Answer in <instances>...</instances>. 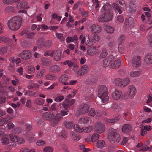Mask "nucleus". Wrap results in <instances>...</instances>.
<instances>
[{"mask_svg": "<svg viewBox=\"0 0 152 152\" xmlns=\"http://www.w3.org/2000/svg\"><path fill=\"white\" fill-rule=\"evenodd\" d=\"M44 102L43 99L40 98H37L35 100V103L38 105H41L43 104Z\"/></svg>", "mask_w": 152, "mask_h": 152, "instance_id": "a18cd8bd", "label": "nucleus"}, {"mask_svg": "<svg viewBox=\"0 0 152 152\" xmlns=\"http://www.w3.org/2000/svg\"><path fill=\"white\" fill-rule=\"evenodd\" d=\"M9 140L8 138L6 137L3 138L1 140V142L3 145H6L8 144Z\"/></svg>", "mask_w": 152, "mask_h": 152, "instance_id": "09e8293b", "label": "nucleus"}, {"mask_svg": "<svg viewBox=\"0 0 152 152\" xmlns=\"http://www.w3.org/2000/svg\"><path fill=\"white\" fill-rule=\"evenodd\" d=\"M88 70V66L86 65H83L80 70L77 72V75L78 76H82L86 73Z\"/></svg>", "mask_w": 152, "mask_h": 152, "instance_id": "f8f14e48", "label": "nucleus"}, {"mask_svg": "<svg viewBox=\"0 0 152 152\" xmlns=\"http://www.w3.org/2000/svg\"><path fill=\"white\" fill-rule=\"evenodd\" d=\"M14 10V7L13 6H8L5 8L4 10L7 12H10L13 11Z\"/></svg>", "mask_w": 152, "mask_h": 152, "instance_id": "79ce46f5", "label": "nucleus"}, {"mask_svg": "<svg viewBox=\"0 0 152 152\" xmlns=\"http://www.w3.org/2000/svg\"><path fill=\"white\" fill-rule=\"evenodd\" d=\"M104 125L100 122L95 123L94 126V130L96 132L101 133L104 132L105 129Z\"/></svg>", "mask_w": 152, "mask_h": 152, "instance_id": "423d86ee", "label": "nucleus"}, {"mask_svg": "<svg viewBox=\"0 0 152 152\" xmlns=\"http://www.w3.org/2000/svg\"><path fill=\"white\" fill-rule=\"evenodd\" d=\"M82 129L83 132L88 133L91 132L93 128L92 126H91L86 127H83Z\"/></svg>", "mask_w": 152, "mask_h": 152, "instance_id": "8fccbe9b", "label": "nucleus"}, {"mask_svg": "<svg viewBox=\"0 0 152 152\" xmlns=\"http://www.w3.org/2000/svg\"><path fill=\"white\" fill-rule=\"evenodd\" d=\"M129 10L130 13H133L136 10V5L135 4L131 3L129 6Z\"/></svg>", "mask_w": 152, "mask_h": 152, "instance_id": "473e14b6", "label": "nucleus"}, {"mask_svg": "<svg viewBox=\"0 0 152 152\" xmlns=\"http://www.w3.org/2000/svg\"><path fill=\"white\" fill-rule=\"evenodd\" d=\"M47 79L51 80H55L57 79L58 77L56 75L53 74H48L46 75Z\"/></svg>", "mask_w": 152, "mask_h": 152, "instance_id": "c756f323", "label": "nucleus"}, {"mask_svg": "<svg viewBox=\"0 0 152 152\" xmlns=\"http://www.w3.org/2000/svg\"><path fill=\"white\" fill-rule=\"evenodd\" d=\"M112 6L115 12H118L119 14H121L122 12V11L120 7L116 3H113L112 4Z\"/></svg>", "mask_w": 152, "mask_h": 152, "instance_id": "7c9ffc66", "label": "nucleus"}, {"mask_svg": "<svg viewBox=\"0 0 152 152\" xmlns=\"http://www.w3.org/2000/svg\"><path fill=\"white\" fill-rule=\"evenodd\" d=\"M129 87V98H132L135 94L136 89L133 86H130Z\"/></svg>", "mask_w": 152, "mask_h": 152, "instance_id": "412c9836", "label": "nucleus"}, {"mask_svg": "<svg viewBox=\"0 0 152 152\" xmlns=\"http://www.w3.org/2000/svg\"><path fill=\"white\" fill-rule=\"evenodd\" d=\"M140 72L139 71L131 72L130 76L132 77H137L140 75Z\"/></svg>", "mask_w": 152, "mask_h": 152, "instance_id": "72a5a7b5", "label": "nucleus"}, {"mask_svg": "<svg viewBox=\"0 0 152 152\" xmlns=\"http://www.w3.org/2000/svg\"><path fill=\"white\" fill-rule=\"evenodd\" d=\"M99 37L98 35L95 34L94 35L92 40L94 42H96L99 41Z\"/></svg>", "mask_w": 152, "mask_h": 152, "instance_id": "13d9d810", "label": "nucleus"}, {"mask_svg": "<svg viewBox=\"0 0 152 152\" xmlns=\"http://www.w3.org/2000/svg\"><path fill=\"white\" fill-rule=\"evenodd\" d=\"M92 121L91 118L90 117H86L84 118H81L79 120V122L80 124H89Z\"/></svg>", "mask_w": 152, "mask_h": 152, "instance_id": "2eb2a0df", "label": "nucleus"}, {"mask_svg": "<svg viewBox=\"0 0 152 152\" xmlns=\"http://www.w3.org/2000/svg\"><path fill=\"white\" fill-rule=\"evenodd\" d=\"M132 129V127L130 125L126 124L123 126L122 128V131L124 133H126L131 131Z\"/></svg>", "mask_w": 152, "mask_h": 152, "instance_id": "b1692460", "label": "nucleus"}, {"mask_svg": "<svg viewBox=\"0 0 152 152\" xmlns=\"http://www.w3.org/2000/svg\"><path fill=\"white\" fill-rule=\"evenodd\" d=\"M53 149L50 147H47L44 149V151L46 152H53Z\"/></svg>", "mask_w": 152, "mask_h": 152, "instance_id": "774afa93", "label": "nucleus"}, {"mask_svg": "<svg viewBox=\"0 0 152 152\" xmlns=\"http://www.w3.org/2000/svg\"><path fill=\"white\" fill-rule=\"evenodd\" d=\"M108 58H106L103 60V66L104 67H107L109 65L110 60L109 61Z\"/></svg>", "mask_w": 152, "mask_h": 152, "instance_id": "58836bf2", "label": "nucleus"}, {"mask_svg": "<svg viewBox=\"0 0 152 152\" xmlns=\"http://www.w3.org/2000/svg\"><path fill=\"white\" fill-rule=\"evenodd\" d=\"M1 42L4 43H11L12 41L9 38H8L5 37H2Z\"/></svg>", "mask_w": 152, "mask_h": 152, "instance_id": "603ef678", "label": "nucleus"}, {"mask_svg": "<svg viewBox=\"0 0 152 152\" xmlns=\"http://www.w3.org/2000/svg\"><path fill=\"white\" fill-rule=\"evenodd\" d=\"M121 94L122 92L121 91L116 89L112 94V97L114 99L118 100L120 99Z\"/></svg>", "mask_w": 152, "mask_h": 152, "instance_id": "4468645a", "label": "nucleus"}, {"mask_svg": "<svg viewBox=\"0 0 152 152\" xmlns=\"http://www.w3.org/2000/svg\"><path fill=\"white\" fill-rule=\"evenodd\" d=\"M73 127L74 129L77 132L81 133L83 132L82 128L81 129L79 126L77 124H75L74 125Z\"/></svg>", "mask_w": 152, "mask_h": 152, "instance_id": "de8ad7c7", "label": "nucleus"}, {"mask_svg": "<svg viewBox=\"0 0 152 152\" xmlns=\"http://www.w3.org/2000/svg\"><path fill=\"white\" fill-rule=\"evenodd\" d=\"M45 39L44 38H41L37 40V47L39 48H41L44 47L43 44L44 43Z\"/></svg>", "mask_w": 152, "mask_h": 152, "instance_id": "bb28decb", "label": "nucleus"}, {"mask_svg": "<svg viewBox=\"0 0 152 152\" xmlns=\"http://www.w3.org/2000/svg\"><path fill=\"white\" fill-rule=\"evenodd\" d=\"M75 100L74 99L69 100L66 99L63 102L62 105L64 108H69L75 102Z\"/></svg>", "mask_w": 152, "mask_h": 152, "instance_id": "9b49d317", "label": "nucleus"}, {"mask_svg": "<svg viewBox=\"0 0 152 152\" xmlns=\"http://www.w3.org/2000/svg\"><path fill=\"white\" fill-rule=\"evenodd\" d=\"M64 99V97L62 96H58L56 97L55 99L54 100L57 102L61 101Z\"/></svg>", "mask_w": 152, "mask_h": 152, "instance_id": "e2e57ef3", "label": "nucleus"}, {"mask_svg": "<svg viewBox=\"0 0 152 152\" xmlns=\"http://www.w3.org/2000/svg\"><path fill=\"white\" fill-rule=\"evenodd\" d=\"M8 69L9 70L12 72H14L15 70V66L14 65V63L12 61L10 63L8 67Z\"/></svg>", "mask_w": 152, "mask_h": 152, "instance_id": "49530a36", "label": "nucleus"}, {"mask_svg": "<svg viewBox=\"0 0 152 152\" xmlns=\"http://www.w3.org/2000/svg\"><path fill=\"white\" fill-rule=\"evenodd\" d=\"M120 66V61L119 60L114 61L110 65V68L112 69L118 68Z\"/></svg>", "mask_w": 152, "mask_h": 152, "instance_id": "a211bd4d", "label": "nucleus"}, {"mask_svg": "<svg viewBox=\"0 0 152 152\" xmlns=\"http://www.w3.org/2000/svg\"><path fill=\"white\" fill-rule=\"evenodd\" d=\"M21 130L20 128L17 127L15 128L13 130L14 133L15 134H18L21 132Z\"/></svg>", "mask_w": 152, "mask_h": 152, "instance_id": "69168bd1", "label": "nucleus"}, {"mask_svg": "<svg viewBox=\"0 0 152 152\" xmlns=\"http://www.w3.org/2000/svg\"><path fill=\"white\" fill-rule=\"evenodd\" d=\"M99 135L96 133H94L92 136L91 141L92 142H94L99 138Z\"/></svg>", "mask_w": 152, "mask_h": 152, "instance_id": "ea45409f", "label": "nucleus"}, {"mask_svg": "<svg viewBox=\"0 0 152 152\" xmlns=\"http://www.w3.org/2000/svg\"><path fill=\"white\" fill-rule=\"evenodd\" d=\"M107 52L105 49L102 50L99 56L100 59H103L105 58L107 55Z\"/></svg>", "mask_w": 152, "mask_h": 152, "instance_id": "4c0bfd02", "label": "nucleus"}, {"mask_svg": "<svg viewBox=\"0 0 152 152\" xmlns=\"http://www.w3.org/2000/svg\"><path fill=\"white\" fill-rule=\"evenodd\" d=\"M52 44L53 43L51 40H48L44 43V47L47 49L49 48L52 46Z\"/></svg>", "mask_w": 152, "mask_h": 152, "instance_id": "2f4dec72", "label": "nucleus"}, {"mask_svg": "<svg viewBox=\"0 0 152 152\" xmlns=\"http://www.w3.org/2000/svg\"><path fill=\"white\" fill-rule=\"evenodd\" d=\"M17 8L19 10L22 8L26 9L28 8L27 3L25 1H21L18 3L17 5Z\"/></svg>", "mask_w": 152, "mask_h": 152, "instance_id": "6ab92c4d", "label": "nucleus"}, {"mask_svg": "<svg viewBox=\"0 0 152 152\" xmlns=\"http://www.w3.org/2000/svg\"><path fill=\"white\" fill-rule=\"evenodd\" d=\"M85 43L89 47H91L93 46V42L92 41H91L90 39L88 37V38L86 41Z\"/></svg>", "mask_w": 152, "mask_h": 152, "instance_id": "4d7b16f0", "label": "nucleus"}, {"mask_svg": "<svg viewBox=\"0 0 152 152\" xmlns=\"http://www.w3.org/2000/svg\"><path fill=\"white\" fill-rule=\"evenodd\" d=\"M10 136L11 141L15 142L18 141V136H15L13 134H10Z\"/></svg>", "mask_w": 152, "mask_h": 152, "instance_id": "c9c22d12", "label": "nucleus"}, {"mask_svg": "<svg viewBox=\"0 0 152 152\" xmlns=\"http://www.w3.org/2000/svg\"><path fill=\"white\" fill-rule=\"evenodd\" d=\"M89 106L86 104L80 105L79 107V114H82L88 113L89 111Z\"/></svg>", "mask_w": 152, "mask_h": 152, "instance_id": "1a4fd4ad", "label": "nucleus"}, {"mask_svg": "<svg viewBox=\"0 0 152 152\" xmlns=\"http://www.w3.org/2000/svg\"><path fill=\"white\" fill-rule=\"evenodd\" d=\"M45 72V70L44 69H42V71L38 72L37 74L36 77L39 78L42 77Z\"/></svg>", "mask_w": 152, "mask_h": 152, "instance_id": "3c124183", "label": "nucleus"}, {"mask_svg": "<svg viewBox=\"0 0 152 152\" xmlns=\"http://www.w3.org/2000/svg\"><path fill=\"white\" fill-rule=\"evenodd\" d=\"M105 29L106 31L109 33H112L114 31V28L109 26H106Z\"/></svg>", "mask_w": 152, "mask_h": 152, "instance_id": "c03bdc74", "label": "nucleus"}, {"mask_svg": "<svg viewBox=\"0 0 152 152\" xmlns=\"http://www.w3.org/2000/svg\"><path fill=\"white\" fill-rule=\"evenodd\" d=\"M54 113L53 112H45L42 116V118L45 120H50L54 116Z\"/></svg>", "mask_w": 152, "mask_h": 152, "instance_id": "9d476101", "label": "nucleus"}, {"mask_svg": "<svg viewBox=\"0 0 152 152\" xmlns=\"http://www.w3.org/2000/svg\"><path fill=\"white\" fill-rule=\"evenodd\" d=\"M15 0H2L3 3L7 5L15 2Z\"/></svg>", "mask_w": 152, "mask_h": 152, "instance_id": "5fc2aeb1", "label": "nucleus"}, {"mask_svg": "<svg viewBox=\"0 0 152 152\" xmlns=\"http://www.w3.org/2000/svg\"><path fill=\"white\" fill-rule=\"evenodd\" d=\"M61 68L58 65H54L51 66L50 69V71L51 72L54 73H59L61 71Z\"/></svg>", "mask_w": 152, "mask_h": 152, "instance_id": "dca6fc26", "label": "nucleus"}, {"mask_svg": "<svg viewBox=\"0 0 152 152\" xmlns=\"http://www.w3.org/2000/svg\"><path fill=\"white\" fill-rule=\"evenodd\" d=\"M64 109L65 110H62L60 112L61 114H60L62 116V117L63 116L66 115L68 114V113L69 112L68 109L67 108Z\"/></svg>", "mask_w": 152, "mask_h": 152, "instance_id": "6e6d98bb", "label": "nucleus"}, {"mask_svg": "<svg viewBox=\"0 0 152 152\" xmlns=\"http://www.w3.org/2000/svg\"><path fill=\"white\" fill-rule=\"evenodd\" d=\"M68 79V76L66 75H63L61 76L60 78V80L61 82H64V81H66Z\"/></svg>", "mask_w": 152, "mask_h": 152, "instance_id": "864d4df0", "label": "nucleus"}, {"mask_svg": "<svg viewBox=\"0 0 152 152\" xmlns=\"http://www.w3.org/2000/svg\"><path fill=\"white\" fill-rule=\"evenodd\" d=\"M115 148L112 145H110L108 147V152H113L115 150Z\"/></svg>", "mask_w": 152, "mask_h": 152, "instance_id": "338daca9", "label": "nucleus"}, {"mask_svg": "<svg viewBox=\"0 0 152 152\" xmlns=\"http://www.w3.org/2000/svg\"><path fill=\"white\" fill-rule=\"evenodd\" d=\"M35 93L31 91L28 90L26 91L25 92V95H27L31 96L35 95Z\"/></svg>", "mask_w": 152, "mask_h": 152, "instance_id": "0e129e2a", "label": "nucleus"}, {"mask_svg": "<svg viewBox=\"0 0 152 152\" xmlns=\"http://www.w3.org/2000/svg\"><path fill=\"white\" fill-rule=\"evenodd\" d=\"M132 66L134 67L137 68L141 64V57L139 56H136L133 57L132 61Z\"/></svg>", "mask_w": 152, "mask_h": 152, "instance_id": "39448f33", "label": "nucleus"}, {"mask_svg": "<svg viewBox=\"0 0 152 152\" xmlns=\"http://www.w3.org/2000/svg\"><path fill=\"white\" fill-rule=\"evenodd\" d=\"M13 118L10 116H5L3 118V121L4 124H6L8 122H10L13 120Z\"/></svg>", "mask_w": 152, "mask_h": 152, "instance_id": "e433bc0d", "label": "nucleus"}, {"mask_svg": "<svg viewBox=\"0 0 152 152\" xmlns=\"http://www.w3.org/2000/svg\"><path fill=\"white\" fill-rule=\"evenodd\" d=\"M54 50H50L47 51L44 54V56H50L51 57H52L54 54Z\"/></svg>", "mask_w": 152, "mask_h": 152, "instance_id": "f704fd0d", "label": "nucleus"}, {"mask_svg": "<svg viewBox=\"0 0 152 152\" xmlns=\"http://www.w3.org/2000/svg\"><path fill=\"white\" fill-rule=\"evenodd\" d=\"M63 64L65 65L67 64L69 67H72L74 63L70 61L66 60L63 62Z\"/></svg>", "mask_w": 152, "mask_h": 152, "instance_id": "052dcab7", "label": "nucleus"}, {"mask_svg": "<svg viewBox=\"0 0 152 152\" xmlns=\"http://www.w3.org/2000/svg\"><path fill=\"white\" fill-rule=\"evenodd\" d=\"M99 50L95 48H91L87 51L88 54L91 56L96 55L99 53Z\"/></svg>", "mask_w": 152, "mask_h": 152, "instance_id": "f3484780", "label": "nucleus"}, {"mask_svg": "<svg viewBox=\"0 0 152 152\" xmlns=\"http://www.w3.org/2000/svg\"><path fill=\"white\" fill-rule=\"evenodd\" d=\"M41 64L44 66H47L50 65L51 62L50 60L48 58L44 57L41 60Z\"/></svg>", "mask_w": 152, "mask_h": 152, "instance_id": "aec40b11", "label": "nucleus"}, {"mask_svg": "<svg viewBox=\"0 0 152 152\" xmlns=\"http://www.w3.org/2000/svg\"><path fill=\"white\" fill-rule=\"evenodd\" d=\"M112 10V6L109 3H107L104 5L101 9V14L97 18L98 21L103 23L112 20L113 15Z\"/></svg>", "mask_w": 152, "mask_h": 152, "instance_id": "f257e3e1", "label": "nucleus"}, {"mask_svg": "<svg viewBox=\"0 0 152 152\" xmlns=\"http://www.w3.org/2000/svg\"><path fill=\"white\" fill-rule=\"evenodd\" d=\"M61 52L59 50L56 51L54 56V59L56 61H59L61 58Z\"/></svg>", "mask_w": 152, "mask_h": 152, "instance_id": "cd10ccee", "label": "nucleus"}, {"mask_svg": "<svg viewBox=\"0 0 152 152\" xmlns=\"http://www.w3.org/2000/svg\"><path fill=\"white\" fill-rule=\"evenodd\" d=\"M107 139L110 142H119L121 139L120 135L114 129H109L107 134Z\"/></svg>", "mask_w": 152, "mask_h": 152, "instance_id": "20e7f679", "label": "nucleus"}, {"mask_svg": "<svg viewBox=\"0 0 152 152\" xmlns=\"http://www.w3.org/2000/svg\"><path fill=\"white\" fill-rule=\"evenodd\" d=\"M96 145L98 148H102L106 146L105 142L102 140H99L97 141Z\"/></svg>", "mask_w": 152, "mask_h": 152, "instance_id": "c85d7f7f", "label": "nucleus"}, {"mask_svg": "<svg viewBox=\"0 0 152 152\" xmlns=\"http://www.w3.org/2000/svg\"><path fill=\"white\" fill-rule=\"evenodd\" d=\"M18 56L22 59L26 60L30 59L31 57V54L29 50H25L18 55Z\"/></svg>", "mask_w": 152, "mask_h": 152, "instance_id": "0eeeda50", "label": "nucleus"}, {"mask_svg": "<svg viewBox=\"0 0 152 152\" xmlns=\"http://www.w3.org/2000/svg\"><path fill=\"white\" fill-rule=\"evenodd\" d=\"M22 18L20 16L14 17L8 22V28L13 31H16L20 28L22 22Z\"/></svg>", "mask_w": 152, "mask_h": 152, "instance_id": "f03ea898", "label": "nucleus"}, {"mask_svg": "<svg viewBox=\"0 0 152 152\" xmlns=\"http://www.w3.org/2000/svg\"><path fill=\"white\" fill-rule=\"evenodd\" d=\"M88 114L89 115L92 117L95 116L96 114L95 110L93 108H91Z\"/></svg>", "mask_w": 152, "mask_h": 152, "instance_id": "bf43d9fd", "label": "nucleus"}, {"mask_svg": "<svg viewBox=\"0 0 152 152\" xmlns=\"http://www.w3.org/2000/svg\"><path fill=\"white\" fill-rule=\"evenodd\" d=\"M119 3L120 5L122 6L121 8L122 9H125L126 8V5L124 1L121 0L119 1Z\"/></svg>", "mask_w": 152, "mask_h": 152, "instance_id": "680f3d73", "label": "nucleus"}, {"mask_svg": "<svg viewBox=\"0 0 152 152\" xmlns=\"http://www.w3.org/2000/svg\"><path fill=\"white\" fill-rule=\"evenodd\" d=\"M70 134L71 138L74 140L78 141L81 138L80 136L78 134H76L74 131L71 132Z\"/></svg>", "mask_w": 152, "mask_h": 152, "instance_id": "a878e982", "label": "nucleus"}, {"mask_svg": "<svg viewBox=\"0 0 152 152\" xmlns=\"http://www.w3.org/2000/svg\"><path fill=\"white\" fill-rule=\"evenodd\" d=\"M107 90V87L104 85L100 86L98 88V96L101 99L103 103L107 101L109 99Z\"/></svg>", "mask_w": 152, "mask_h": 152, "instance_id": "7ed1b4c3", "label": "nucleus"}, {"mask_svg": "<svg viewBox=\"0 0 152 152\" xmlns=\"http://www.w3.org/2000/svg\"><path fill=\"white\" fill-rule=\"evenodd\" d=\"M64 124L65 127L67 129H71L74 126V123L73 121H65Z\"/></svg>", "mask_w": 152, "mask_h": 152, "instance_id": "5701e85b", "label": "nucleus"}, {"mask_svg": "<svg viewBox=\"0 0 152 152\" xmlns=\"http://www.w3.org/2000/svg\"><path fill=\"white\" fill-rule=\"evenodd\" d=\"M130 80L128 78H125L124 80H122V88H124L125 86L128 85L129 82Z\"/></svg>", "mask_w": 152, "mask_h": 152, "instance_id": "37998d69", "label": "nucleus"}, {"mask_svg": "<svg viewBox=\"0 0 152 152\" xmlns=\"http://www.w3.org/2000/svg\"><path fill=\"white\" fill-rule=\"evenodd\" d=\"M145 61L147 64H152V53H150L147 54L145 57Z\"/></svg>", "mask_w": 152, "mask_h": 152, "instance_id": "4be33fe9", "label": "nucleus"}, {"mask_svg": "<svg viewBox=\"0 0 152 152\" xmlns=\"http://www.w3.org/2000/svg\"><path fill=\"white\" fill-rule=\"evenodd\" d=\"M62 116L59 113L56 114L53 118H52L51 121V124L53 126H55L58 122L61 119Z\"/></svg>", "mask_w": 152, "mask_h": 152, "instance_id": "6e6552de", "label": "nucleus"}, {"mask_svg": "<svg viewBox=\"0 0 152 152\" xmlns=\"http://www.w3.org/2000/svg\"><path fill=\"white\" fill-rule=\"evenodd\" d=\"M120 116L118 115L111 119L106 118L105 119V121L107 123H113L118 120L120 118Z\"/></svg>", "mask_w": 152, "mask_h": 152, "instance_id": "393cba45", "label": "nucleus"}, {"mask_svg": "<svg viewBox=\"0 0 152 152\" xmlns=\"http://www.w3.org/2000/svg\"><path fill=\"white\" fill-rule=\"evenodd\" d=\"M115 82L117 86L122 88V79L120 78L116 79L115 80Z\"/></svg>", "mask_w": 152, "mask_h": 152, "instance_id": "a19ab883", "label": "nucleus"}, {"mask_svg": "<svg viewBox=\"0 0 152 152\" xmlns=\"http://www.w3.org/2000/svg\"><path fill=\"white\" fill-rule=\"evenodd\" d=\"M91 31L93 33H99L101 32V27L98 25L93 24L91 27Z\"/></svg>", "mask_w": 152, "mask_h": 152, "instance_id": "ddd939ff", "label": "nucleus"}]
</instances>
